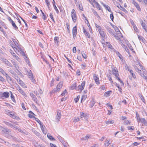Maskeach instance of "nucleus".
Segmentation results:
<instances>
[{
    "instance_id": "obj_35",
    "label": "nucleus",
    "mask_w": 147,
    "mask_h": 147,
    "mask_svg": "<svg viewBox=\"0 0 147 147\" xmlns=\"http://www.w3.org/2000/svg\"><path fill=\"white\" fill-rule=\"evenodd\" d=\"M84 17L86 18V20L87 21V25L89 27V30L91 32H92V29L91 27V26H90V24L89 23L88 21L86 19V17H85V16H84Z\"/></svg>"
},
{
    "instance_id": "obj_15",
    "label": "nucleus",
    "mask_w": 147,
    "mask_h": 147,
    "mask_svg": "<svg viewBox=\"0 0 147 147\" xmlns=\"http://www.w3.org/2000/svg\"><path fill=\"white\" fill-rule=\"evenodd\" d=\"M9 93L8 92H5L2 93L1 97L8 98L9 97Z\"/></svg>"
},
{
    "instance_id": "obj_57",
    "label": "nucleus",
    "mask_w": 147,
    "mask_h": 147,
    "mask_svg": "<svg viewBox=\"0 0 147 147\" xmlns=\"http://www.w3.org/2000/svg\"><path fill=\"white\" fill-rule=\"evenodd\" d=\"M59 37L58 36H55L54 38V40L55 42H57L58 43V40H59Z\"/></svg>"
},
{
    "instance_id": "obj_24",
    "label": "nucleus",
    "mask_w": 147,
    "mask_h": 147,
    "mask_svg": "<svg viewBox=\"0 0 147 147\" xmlns=\"http://www.w3.org/2000/svg\"><path fill=\"white\" fill-rule=\"evenodd\" d=\"M103 6L105 7V9L107 10L109 12H111V10L110 7L107 5H106L105 4H102Z\"/></svg>"
},
{
    "instance_id": "obj_26",
    "label": "nucleus",
    "mask_w": 147,
    "mask_h": 147,
    "mask_svg": "<svg viewBox=\"0 0 147 147\" xmlns=\"http://www.w3.org/2000/svg\"><path fill=\"white\" fill-rule=\"evenodd\" d=\"M141 25L143 28V29L145 31H146L147 30V26H146V24L143 22L141 23Z\"/></svg>"
},
{
    "instance_id": "obj_53",
    "label": "nucleus",
    "mask_w": 147,
    "mask_h": 147,
    "mask_svg": "<svg viewBox=\"0 0 147 147\" xmlns=\"http://www.w3.org/2000/svg\"><path fill=\"white\" fill-rule=\"evenodd\" d=\"M13 125V126H11V127H13L14 129H18V130L19 131L21 130L20 129V128H19L17 126H16L15 125Z\"/></svg>"
},
{
    "instance_id": "obj_2",
    "label": "nucleus",
    "mask_w": 147,
    "mask_h": 147,
    "mask_svg": "<svg viewBox=\"0 0 147 147\" xmlns=\"http://www.w3.org/2000/svg\"><path fill=\"white\" fill-rule=\"evenodd\" d=\"M94 7H96L99 10L101 9V7L100 5L96 2L95 0H87Z\"/></svg>"
},
{
    "instance_id": "obj_10",
    "label": "nucleus",
    "mask_w": 147,
    "mask_h": 147,
    "mask_svg": "<svg viewBox=\"0 0 147 147\" xmlns=\"http://www.w3.org/2000/svg\"><path fill=\"white\" fill-rule=\"evenodd\" d=\"M63 83L62 82H60L57 86L56 90L55 91H54V92H57L58 91L59 92L60 91L61 89L63 86Z\"/></svg>"
},
{
    "instance_id": "obj_6",
    "label": "nucleus",
    "mask_w": 147,
    "mask_h": 147,
    "mask_svg": "<svg viewBox=\"0 0 147 147\" xmlns=\"http://www.w3.org/2000/svg\"><path fill=\"white\" fill-rule=\"evenodd\" d=\"M127 69L130 73V74L131 76V78H130V79L132 80V78L134 79H136V76L135 74L134 73V71L132 69H131L130 67L129 66L127 67Z\"/></svg>"
},
{
    "instance_id": "obj_19",
    "label": "nucleus",
    "mask_w": 147,
    "mask_h": 147,
    "mask_svg": "<svg viewBox=\"0 0 147 147\" xmlns=\"http://www.w3.org/2000/svg\"><path fill=\"white\" fill-rule=\"evenodd\" d=\"M3 129L2 130L3 133L5 134H8L9 133L11 132V130L8 129L7 128H3Z\"/></svg>"
},
{
    "instance_id": "obj_23",
    "label": "nucleus",
    "mask_w": 147,
    "mask_h": 147,
    "mask_svg": "<svg viewBox=\"0 0 147 147\" xmlns=\"http://www.w3.org/2000/svg\"><path fill=\"white\" fill-rule=\"evenodd\" d=\"M11 53L13 57H15L17 60L18 61L19 60H20V59L19 57L17 56L13 51H12L11 52Z\"/></svg>"
},
{
    "instance_id": "obj_56",
    "label": "nucleus",
    "mask_w": 147,
    "mask_h": 147,
    "mask_svg": "<svg viewBox=\"0 0 147 147\" xmlns=\"http://www.w3.org/2000/svg\"><path fill=\"white\" fill-rule=\"evenodd\" d=\"M80 98V95H78L76 98L74 99V100L76 103H77L79 101Z\"/></svg>"
},
{
    "instance_id": "obj_32",
    "label": "nucleus",
    "mask_w": 147,
    "mask_h": 147,
    "mask_svg": "<svg viewBox=\"0 0 147 147\" xmlns=\"http://www.w3.org/2000/svg\"><path fill=\"white\" fill-rule=\"evenodd\" d=\"M110 140H106L105 141V142L104 143V145L105 146H108L109 144L111 143L109 142Z\"/></svg>"
},
{
    "instance_id": "obj_18",
    "label": "nucleus",
    "mask_w": 147,
    "mask_h": 147,
    "mask_svg": "<svg viewBox=\"0 0 147 147\" xmlns=\"http://www.w3.org/2000/svg\"><path fill=\"white\" fill-rule=\"evenodd\" d=\"M98 32L101 37L103 38H105V37L106 36V34L102 30L99 31Z\"/></svg>"
},
{
    "instance_id": "obj_61",
    "label": "nucleus",
    "mask_w": 147,
    "mask_h": 147,
    "mask_svg": "<svg viewBox=\"0 0 147 147\" xmlns=\"http://www.w3.org/2000/svg\"><path fill=\"white\" fill-rule=\"evenodd\" d=\"M61 116V114L60 113L57 114V119H58V121H59V119H60Z\"/></svg>"
},
{
    "instance_id": "obj_51",
    "label": "nucleus",
    "mask_w": 147,
    "mask_h": 147,
    "mask_svg": "<svg viewBox=\"0 0 147 147\" xmlns=\"http://www.w3.org/2000/svg\"><path fill=\"white\" fill-rule=\"evenodd\" d=\"M78 7L80 10L82 11L83 10V8L81 4H78Z\"/></svg>"
},
{
    "instance_id": "obj_47",
    "label": "nucleus",
    "mask_w": 147,
    "mask_h": 147,
    "mask_svg": "<svg viewBox=\"0 0 147 147\" xmlns=\"http://www.w3.org/2000/svg\"><path fill=\"white\" fill-rule=\"evenodd\" d=\"M49 16L51 20L54 22H55L54 19L53 17V13H50L49 14Z\"/></svg>"
},
{
    "instance_id": "obj_62",
    "label": "nucleus",
    "mask_w": 147,
    "mask_h": 147,
    "mask_svg": "<svg viewBox=\"0 0 147 147\" xmlns=\"http://www.w3.org/2000/svg\"><path fill=\"white\" fill-rule=\"evenodd\" d=\"M110 18L111 20L113 21V20L114 19V16L113 15V13L112 12H111V13L110 14Z\"/></svg>"
},
{
    "instance_id": "obj_39",
    "label": "nucleus",
    "mask_w": 147,
    "mask_h": 147,
    "mask_svg": "<svg viewBox=\"0 0 147 147\" xmlns=\"http://www.w3.org/2000/svg\"><path fill=\"white\" fill-rule=\"evenodd\" d=\"M5 63L6 64L7 66L12 67V65L7 60H5L4 61Z\"/></svg>"
},
{
    "instance_id": "obj_21",
    "label": "nucleus",
    "mask_w": 147,
    "mask_h": 147,
    "mask_svg": "<svg viewBox=\"0 0 147 147\" xmlns=\"http://www.w3.org/2000/svg\"><path fill=\"white\" fill-rule=\"evenodd\" d=\"M29 113L28 114V116L30 118H34L35 117L34 116L35 115L31 111H29Z\"/></svg>"
},
{
    "instance_id": "obj_3",
    "label": "nucleus",
    "mask_w": 147,
    "mask_h": 147,
    "mask_svg": "<svg viewBox=\"0 0 147 147\" xmlns=\"http://www.w3.org/2000/svg\"><path fill=\"white\" fill-rule=\"evenodd\" d=\"M71 16L73 21L76 23L77 21L78 17L76 11L74 9H72L70 13Z\"/></svg>"
},
{
    "instance_id": "obj_28",
    "label": "nucleus",
    "mask_w": 147,
    "mask_h": 147,
    "mask_svg": "<svg viewBox=\"0 0 147 147\" xmlns=\"http://www.w3.org/2000/svg\"><path fill=\"white\" fill-rule=\"evenodd\" d=\"M76 83L75 82L71 86L70 88L71 90H74L76 89L77 87Z\"/></svg>"
},
{
    "instance_id": "obj_40",
    "label": "nucleus",
    "mask_w": 147,
    "mask_h": 147,
    "mask_svg": "<svg viewBox=\"0 0 147 147\" xmlns=\"http://www.w3.org/2000/svg\"><path fill=\"white\" fill-rule=\"evenodd\" d=\"M34 118L35 120L39 123L40 125L43 124V123L38 118H36L35 117Z\"/></svg>"
},
{
    "instance_id": "obj_36",
    "label": "nucleus",
    "mask_w": 147,
    "mask_h": 147,
    "mask_svg": "<svg viewBox=\"0 0 147 147\" xmlns=\"http://www.w3.org/2000/svg\"><path fill=\"white\" fill-rule=\"evenodd\" d=\"M136 119H137V121L139 123L140 122L141 118L140 117V115L137 112H136Z\"/></svg>"
},
{
    "instance_id": "obj_38",
    "label": "nucleus",
    "mask_w": 147,
    "mask_h": 147,
    "mask_svg": "<svg viewBox=\"0 0 147 147\" xmlns=\"http://www.w3.org/2000/svg\"><path fill=\"white\" fill-rule=\"evenodd\" d=\"M87 97V96L86 95H82L81 99V102H82V101H84L85 100Z\"/></svg>"
},
{
    "instance_id": "obj_31",
    "label": "nucleus",
    "mask_w": 147,
    "mask_h": 147,
    "mask_svg": "<svg viewBox=\"0 0 147 147\" xmlns=\"http://www.w3.org/2000/svg\"><path fill=\"white\" fill-rule=\"evenodd\" d=\"M82 55L84 58V59H86L87 58V55L86 54V52H84V51H82Z\"/></svg>"
},
{
    "instance_id": "obj_41",
    "label": "nucleus",
    "mask_w": 147,
    "mask_h": 147,
    "mask_svg": "<svg viewBox=\"0 0 147 147\" xmlns=\"http://www.w3.org/2000/svg\"><path fill=\"white\" fill-rule=\"evenodd\" d=\"M114 121H107L105 122L106 124L107 125H108L110 124H113L114 123Z\"/></svg>"
},
{
    "instance_id": "obj_8",
    "label": "nucleus",
    "mask_w": 147,
    "mask_h": 147,
    "mask_svg": "<svg viewBox=\"0 0 147 147\" xmlns=\"http://www.w3.org/2000/svg\"><path fill=\"white\" fill-rule=\"evenodd\" d=\"M7 19L9 22L11 23L14 29L16 30H18V27L16 26L15 22L11 18V17H8L7 18Z\"/></svg>"
},
{
    "instance_id": "obj_12",
    "label": "nucleus",
    "mask_w": 147,
    "mask_h": 147,
    "mask_svg": "<svg viewBox=\"0 0 147 147\" xmlns=\"http://www.w3.org/2000/svg\"><path fill=\"white\" fill-rule=\"evenodd\" d=\"M73 36L74 38H75L77 34V27L76 26H74L72 30Z\"/></svg>"
},
{
    "instance_id": "obj_50",
    "label": "nucleus",
    "mask_w": 147,
    "mask_h": 147,
    "mask_svg": "<svg viewBox=\"0 0 147 147\" xmlns=\"http://www.w3.org/2000/svg\"><path fill=\"white\" fill-rule=\"evenodd\" d=\"M4 76H5L6 77L7 79L8 80H11V78L9 77V75L6 73Z\"/></svg>"
},
{
    "instance_id": "obj_58",
    "label": "nucleus",
    "mask_w": 147,
    "mask_h": 147,
    "mask_svg": "<svg viewBox=\"0 0 147 147\" xmlns=\"http://www.w3.org/2000/svg\"><path fill=\"white\" fill-rule=\"evenodd\" d=\"M136 71L138 72L140 74L141 72V70L139 69L137 67H135Z\"/></svg>"
},
{
    "instance_id": "obj_46",
    "label": "nucleus",
    "mask_w": 147,
    "mask_h": 147,
    "mask_svg": "<svg viewBox=\"0 0 147 147\" xmlns=\"http://www.w3.org/2000/svg\"><path fill=\"white\" fill-rule=\"evenodd\" d=\"M127 129L129 130H134L135 129V128L134 126H129L127 127Z\"/></svg>"
},
{
    "instance_id": "obj_54",
    "label": "nucleus",
    "mask_w": 147,
    "mask_h": 147,
    "mask_svg": "<svg viewBox=\"0 0 147 147\" xmlns=\"http://www.w3.org/2000/svg\"><path fill=\"white\" fill-rule=\"evenodd\" d=\"M116 54L121 59H122V56L119 53V52H117Z\"/></svg>"
},
{
    "instance_id": "obj_55",
    "label": "nucleus",
    "mask_w": 147,
    "mask_h": 147,
    "mask_svg": "<svg viewBox=\"0 0 147 147\" xmlns=\"http://www.w3.org/2000/svg\"><path fill=\"white\" fill-rule=\"evenodd\" d=\"M0 72L4 75L6 74V73L0 67Z\"/></svg>"
},
{
    "instance_id": "obj_11",
    "label": "nucleus",
    "mask_w": 147,
    "mask_h": 147,
    "mask_svg": "<svg viewBox=\"0 0 147 147\" xmlns=\"http://www.w3.org/2000/svg\"><path fill=\"white\" fill-rule=\"evenodd\" d=\"M132 3L139 11H141V9L138 3L135 0H132Z\"/></svg>"
},
{
    "instance_id": "obj_52",
    "label": "nucleus",
    "mask_w": 147,
    "mask_h": 147,
    "mask_svg": "<svg viewBox=\"0 0 147 147\" xmlns=\"http://www.w3.org/2000/svg\"><path fill=\"white\" fill-rule=\"evenodd\" d=\"M86 116H87L86 115L84 114V113L81 112L80 113L81 118H82L83 117H85Z\"/></svg>"
},
{
    "instance_id": "obj_34",
    "label": "nucleus",
    "mask_w": 147,
    "mask_h": 147,
    "mask_svg": "<svg viewBox=\"0 0 147 147\" xmlns=\"http://www.w3.org/2000/svg\"><path fill=\"white\" fill-rule=\"evenodd\" d=\"M10 92L11 94V98L12 100L13 101V102H15L16 101V100L15 99L14 96L12 92L10 91Z\"/></svg>"
},
{
    "instance_id": "obj_4",
    "label": "nucleus",
    "mask_w": 147,
    "mask_h": 147,
    "mask_svg": "<svg viewBox=\"0 0 147 147\" xmlns=\"http://www.w3.org/2000/svg\"><path fill=\"white\" fill-rule=\"evenodd\" d=\"M15 112H13L9 110L6 111V114L9 116L11 117L13 119L17 120L20 119V118L16 116L15 115Z\"/></svg>"
},
{
    "instance_id": "obj_59",
    "label": "nucleus",
    "mask_w": 147,
    "mask_h": 147,
    "mask_svg": "<svg viewBox=\"0 0 147 147\" xmlns=\"http://www.w3.org/2000/svg\"><path fill=\"white\" fill-rule=\"evenodd\" d=\"M140 144V143L137 142H135L132 144V145L133 146H136Z\"/></svg>"
},
{
    "instance_id": "obj_42",
    "label": "nucleus",
    "mask_w": 147,
    "mask_h": 147,
    "mask_svg": "<svg viewBox=\"0 0 147 147\" xmlns=\"http://www.w3.org/2000/svg\"><path fill=\"white\" fill-rule=\"evenodd\" d=\"M45 2L46 3L48 7V8H50V4L49 3V0H45Z\"/></svg>"
},
{
    "instance_id": "obj_13",
    "label": "nucleus",
    "mask_w": 147,
    "mask_h": 147,
    "mask_svg": "<svg viewBox=\"0 0 147 147\" xmlns=\"http://www.w3.org/2000/svg\"><path fill=\"white\" fill-rule=\"evenodd\" d=\"M30 96L32 98V99L34 102H35L36 103L38 104V100L36 96L32 93H30Z\"/></svg>"
},
{
    "instance_id": "obj_49",
    "label": "nucleus",
    "mask_w": 147,
    "mask_h": 147,
    "mask_svg": "<svg viewBox=\"0 0 147 147\" xmlns=\"http://www.w3.org/2000/svg\"><path fill=\"white\" fill-rule=\"evenodd\" d=\"M140 122L142 123H146V121L144 118H142L140 119Z\"/></svg>"
},
{
    "instance_id": "obj_20",
    "label": "nucleus",
    "mask_w": 147,
    "mask_h": 147,
    "mask_svg": "<svg viewBox=\"0 0 147 147\" xmlns=\"http://www.w3.org/2000/svg\"><path fill=\"white\" fill-rule=\"evenodd\" d=\"M92 10L93 13L95 15V16L99 19H101L100 17L98 15L97 13V12L94 9H92Z\"/></svg>"
},
{
    "instance_id": "obj_30",
    "label": "nucleus",
    "mask_w": 147,
    "mask_h": 147,
    "mask_svg": "<svg viewBox=\"0 0 147 147\" xmlns=\"http://www.w3.org/2000/svg\"><path fill=\"white\" fill-rule=\"evenodd\" d=\"M19 83L24 88H27L26 85L22 81L20 80Z\"/></svg>"
},
{
    "instance_id": "obj_45",
    "label": "nucleus",
    "mask_w": 147,
    "mask_h": 147,
    "mask_svg": "<svg viewBox=\"0 0 147 147\" xmlns=\"http://www.w3.org/2000/svg\"><path fill=\"white\" fill-rule=\"evenodd\" d=\"M95 26L98 29V31H100L102 30L101 26H99L98 24H95Z\"/></svg>"
},
{
    "instance_id": "obj_44",
    "label": "nucleus",
    "mask_w": 147,
    "mask_h": 147,
    "mask_svg": "<svg viewBox=\"0 0 147 147\" xmlns=\"http://www.w3.org/2000/svg\"><path fill=\"white\" fill-rule=\"evenodd\" d=\"M106 45L107 47H108L109 48L111 49L112 48V46L111 45L110 43L108 42H106Z\"/></svg>"
},
{
    "instance_id": "obj_63",
    "label": "nucleus",
    "mask_w": 147,
    "mask_h": 147,
    "mask_svg": "<svg viewBox=\"0 0 147 147\" xmlns=\"http://www.w3.org/2000/svg\"><path fill=\"white\" fill-rule=\"evenodd\" d=\"M67 93V91L66 89H65L63 92L61 94V95L62 96H64L65 94Z\"/></svg>"
},
{
    "instance_id": "obj_5",
    "label": "nucleus",
    "mask_w": 147,
    "mask_h": 147,
    "mask_svg": "<svg viewBox=\"0 0 147 147\" xmlns=\"http://www.w3.org/2000/svg\"><path fill=\"white\" fill-rule=\"evenodd\" d=\"M16 52L17 51L18 52H19L20 54H21L24 57V58L25 59L27 58V56L25 54L24 51L23 49L20 46L19 47L15 49Z\"/></svg>"
},
{
    "instance_id": "obj_43",
    "label": "nucleus",
    "mask_w": 147,
    "mask_h": 147,
    "mask_svg": "<svg viewBox=\"0 0 147 147\" xmlns=\"http://www.w3.org/2000/svg\"><path fill=\"white\" fill-rule=\"evenodd\" d=\"M42 19L44 20H45L47 19V16L44 12H42Z\"/></svg>"
},
{
    "instance_id": "obj_14",
    "label": "nucleus",
    "mask_w": 147,
    "mask_h": 147,
    "mask_svg": "<svg viewBox=\"0 0 147 147\" xmlns=\"http://www.w3.org/2000/svg\"><path fill=\"white\" fill-rule=\"evenodd\" d=\"M40 128L43 133L45 134L47 133V129L45 126L43 125V124L40 125Z\"/></svg>"
},
{
    "instance_id": "obj_9",
    "label": "nucleus",
    "mask_w": 147,
    "mask_h": 147,
    "mask_svg": "<svg viewBox=\"0 0 147 147\" xmlns=\"http://www.w3.org/2000/svg\"><path fill=\"white\" fill-rule=\"evenodd\" d=\"M93 78L96 84L97 85H99L100 84L99 78L98 75L96 74H94L93 76Z\"/></svg>"
},
{
    "instance_id": "obj_7",
    "label": "nucleus",
    "mask_w": 147,
    "mask_h": 147,
    "mask_svg": "<svg viewBox=\"0 0 147 147\" xmlns=\"http://www.w3.org/2000/svg\"><path fill=\"white\" fill-rule=\"evenodd\" d=\"M86 84V81H84L81 83V85H79L78 87V90L80 92H81L84 89Z\"/></svg>"
},
{
    "instance_id": "obj_25",
    "label": "nucleus",
    "mask_w": 147,
    "mask_h": 147,
    "mask_svg": "<svg viewBox=\"0 0 147 147\" xmlns=\"http://www.w3.org/2000/svg\"><path fill=\"white\" fill-rule=\"evenodd\" d=\"M28 77L30 79H31L34 77L33 75L31 70L28 72Z\"/></svg>"
},
{
    "instance_id": "obj_1",
    "label": "nucleus",
    "mask_w": 147,
    "mask_h": 147,
    "mask_svg": "<svg viewBox=\"0 0 147 147\" xmlns=\"http://www.w3.org/2000/svg\"><path fill=\"white\" fill-rule=\"evenodd\" d=\"M112 72L113 75L123 85H124L122 81L119 78V72L117 68L115 67L112 69Z\"/></svg>"
},
{
    "instance_id": "obj_37",
    "label": "nucleus",
    "mask_w": 147,
    "mask_h": 147,
    "mask_svg": "<svg viewBox=\"0 0 147 147\" xmlns=\"http://www.w3.org/2000/svg\"><path fill=\"white\" fill-rule=\"evenodd\" d=\"M47 137L48 138L51 140H55V139L50 134H47Z\"/></svg>"
},
{
    "instance_id": "obj_29",
    "label": "nucleus",
    "mask_w": 147,
    "mask_h": 147,
    "mask_svg": "<svg viewBox=\"0 0 147 147\" xmlns=\"http://www.w3.org/2000/svg\"><path fill=\"white\" fill-rule=\"evenodd\" d=\"M131 123V121L130 120H125L124 121L123 123V124L126 125H129Z\"/></svg>"
},
{
    "instance_id": "obj_64",
    "label": "nucleus",
    "mask_w": 147,
    "mask_h": 147,
    "mask_svg": "<svg viewBox=\"0 0 147 147\" xmlns=\"http://www.w3.org/2000/svg\"><path fill=\"white\" fill-rule=\"evenodd\" d=\"M30 80H31V81L34 84L36 83V81L35 79L34 78V77L30 79Z\"/></svg>"
},
{
    "instance_id": "obj_22",
    "label": "nucleus",
    "mask_w": 147,
    "mask_h": 147,
    "mask_svg": "<svg viewBox=\"0 0 147 147\" xmlns=\"http://www.w3.org/2000/svg\"><path fill=\"white\" fill-rule=\"evenodd\" d=\"M14 43V44L15 45V46H14L13 45L12 46V47L13 48V49L15 51H16V49L18 47H19L20 46H19L18 44V43L16 42V41H15V42H13Z\"/></svg>"
},
{
    "instance_id": "obj_27",
    "label": "nucleus",
    "mask_w": 147,
    "mask_h": 147,
    "mask_svg": "<svg viewBox=\"0 0 147 147\" xmlns=\"http://www.w3.org/2000/svg\"><path fill=\"white\" fill-rule=\"evenodd\" d=\"M139 96L141 100L142 101V102L144 103H146V101L144 98V97L143 96L142 94H139Z\"/></svg>"
},
{
    "instance_id": "obj_60",
    "label": "nucleus",
    "mask_w": 147,
    "mask_h": 147,
    "mask_svg": "<svg viewBox=\"0 0 147 147\" xmlns=\"http://www.w3.org/2000/svg\"><path fill=\"white\" fill-rule=\"evenodd\" d=\"M53 6L54 7V8L55 11H56V13H59V11L56 5Z\"/></svg>"
},
{
    "instance_id": "obj_48",
    "label": "nucleus",
    "mask_w": 147,
    "mask_h": 147,
    "mask_svg": "<svg viewBox=\"0 0 147 147\" xmlns=\"http://www.w3.org/2000/svg\"><path fill=\"white\" fill-rule=\"evenodd\" d=\"M116 86L118 88V90L121 93H122V89L121 87L119 85H118V84H116Z\"/></svg>"
},
{
    "instance_id": "obj_33",
    "label": "nucleus",
    "mask_w": 147,
    "mask_h": 147,
    "mask_svg": "<svg viewBox=\"0 0 147 147\" xmlns=\"http://www.w3.org/2000/svg\"><path fill=\"white\" fill-rule=\"evenodd\" d=\"M112 91H109L107 92H106L104 94V96L107 97L110 96V93L111 92H112Z\"/></svg>"
},
{
    "instance_id": "obj_16",
    "label": "nucleus",
    "mask_w": 147,
    "mask_h": 147,
    "mask_svg": "<svg viewBox=\"0 0 147 147\" xmlns=\"http://www.w3.org/2000/svg\"><path fill=\"white\" fill-rule=\"evenodd\" d=\"M83 32L85 36L88 38H90V37L89 34L86 31L84 27H83Z\"/></svg>"
},
{
    "instance_id": "obj_17",
    "label": "nucleus",
    "mask_w": 147,
    "mask_h": 147,
    "mask_svg": "<svg viewBox=\"0 0 147 147\" xmlns=\"http://www.w3.org/2000/svg\"><path fill=\"white\" fill-rule=\"evenodd\" d=\"M18 90L19 92L21 93L24 96H26V95L25 93L23 91V90L21 89V88L19 86L18 87Z\"/></svg>"
}]
</instances>
